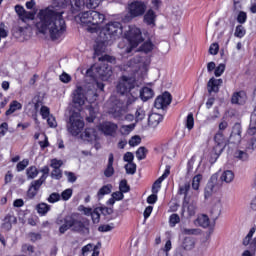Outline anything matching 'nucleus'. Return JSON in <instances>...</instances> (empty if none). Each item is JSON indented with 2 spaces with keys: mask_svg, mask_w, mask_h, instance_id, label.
<instances>
[{
  "mask_svg": "<svg viewBox=\"0 0 256 256\" xmlns=\"http://www.w3.org/2000/svg\"><path fill=\"white\" fill-rule=\"evenodd\" d=\"M237 21H238V23L243 25V23H245V21H247V13H245L243 11L239 12V14L237 16Z\"/></svg>",
  "mask_w": 256,
  "mask_h": 256,
  "instance_id": "nucleus-62",
  "label": "nucleus"
},
{
  "mask_svg": "<svg viewBox=\"0 0 256 256\" xmlns=\"http://www.w3.org/2000/svg\"><path fill=\"white\" fill-rule=\"evenodd\" d=\"M145 11H147V4L145 2L134 1L128 5L130 17H141L145 15Z\"/></svg>",
  "mask_w": 256,
  "mask_h": 256,
  "instance_id": "nucleus-11",
  "label": "nucleus"
},
{
  "mask_svg": "<svg viewBox=\"0 0 256 256\" xmlns=\"http://www.w3.org/2000/svg\"><path fill=\"white\" fill-rule=\"evenodd\" d=\"M171 94L169 92H164L161 96H158L154 102V107L156 109H167L171 105Z\"/></svg>",
  "mask_w": 256,
  "mask_h": 256,
  "instance_id": "nucleus-12",
  "label": "nucleus"
},
{
  "mask_svg": "<svg viewBox=\"0 0 256 256\" xmlns=\"http://www.w3.org/2000/svg\"><path fill=\"white\" fill-rule=\"evenodd\" d=\"M39 215H47L51 211V206L47 203H40L36 206Z\"/></svg>",
  "mask_w": 256,
  "mask_h": 256,
  "instance_id": "nucleus-32",
  "label": "nucleus"
},
{
  "mask_svg": "<svg viewBox=\"0 0 256 256\" xmlns=\"http://www.w3.org/2000/svg\"><path fill=\"white\" fill-rule=\"evenodd\" d=\"M155 48V45L152 44L151 41H146L142 44L141 46V51H143L144 53H151V51H153V49Z\"/></svg>",
  "mask_w": 256,
  "mask_h": 256,
  "instance_id": "nucleus-40",
  "label": "nucleus"
},
{
  "mask_svg": "<svg viewBox=\"0 0 256 256\" xmlns=\"http://www.w3.org/2000/svg\"><path fill=\"white\" fill-rule=\"evenodd\" d=\"M185 126L188 129V131H191L193 127H195V118L193 117V113H189L186 121H185Z\"/></svg>",
  "mask_w": 256,
  "mask_h": 256,
  "instance_id": "nucleus-38",
  "label": "nucleus"
},
{
  "mask_svg": "<svg viewBox=\"0 0 256 256\" xmlns=\"http://www.w3.org/2000/svg\"><path fill=\"white\" fill-rule=\"evenodd\" d=\"M225 73V64H219L214 71L215 77H221Z\"/></svg>",
  "mask_w": 256,
  "mask_h": 256,
  "instance_id": "nucleus-53",
  "label": "nucleus"
},
{
  "mask_svg": "<svg viewBox=\"0 0 256 256\" xmlns=\"http://www.w3.org/2000/svg\"><path fill=\"white\" fill-rule=\"evenodd\" d=\"M39 21L36 23V28L42 35H49L52 41H57L65 35L67 31V25L65 19H63V13L57 12L51 8L40 10Z\"/></svg>",
  "mask_w": 256,
  "mask_h": 256,
  "instance_id": "nucleus-1",
  "label": "nucleus"
},
{
  "mask_svg": "<svg viewBox=\"0 0 256 256\" xmlns=\"http://www.w3.org/2000/svg\"><path fill=\"white\" fill-rule=\"evenodd\" d=\"M202 179H203V176L201 174H198V175L193 177V179H192V189H194V191H199V187L201 185V180Z\"/></svg>",
  "mask_w": 256,
  "mask_h": 256,
  "instance_id": "nucleus-37",
  "label": "nucleus"
},
{
  "mask_svg": "<svg viewBox=\"0 0 256 256\" xmlns=\"http://www.w3.org/2000/svg\"><path fill=\"white\" fill-rule=\"evenodd\" d=\"M161 183H163L162 178H158L153 186H152V193H159V190L161 189Z\"/></svg>",
  "mask_w": 256,
  "mask_h": 256,
  "instance_id": "nucleus-52",
  "label": "nucleus"
},
{
  "mask_svg": "<svg viewBox=\"0 0 256 256\" xmlns=\"http://www.w3.org/2000/svg\"><path fill=\"white\" fill-rule=\"evenodd\" d=\"M161 121H163V115L159 113H152L148 117V125L153 129H155V127H157Z\"/></svg>",
  "mask_w": 256,
  "mask_h": 256,
  "instance_id": "nucleus-22",
  "label": "nucleus"
},
{
  "mask_svg": "<svg viewBox=\"0 0 256 256\" xmlns=\"http://www.w3.org/2000/svg\"><path fill=\"white\" fill-rule=\"evenodd\" d=\"M179 221H181V218H179V215L177 214H172L170 216V219H169V223L172 227H175V225H177V223H179Z\"/></svg>",
  "mask_w": 256,
  "mask_h": 256,
  "instance_id": "nucleus-57",
  "label": "nucleus"
},
{
  "mask_svg": "<svg viewBox=\"0 0 256 256\" xmlns=\"http://www.w3.org/2000/svg\"><path fill=\"white\" fill-rule=\"evenodd\" d=\"M76 19H78L82 25H87L90 33H97V31H101V25L105 22L106 17L105 14L97 10H89L78 14Z\"/></svg>",
  "mask_w": 256,
  "mask_h": 256,
  "instance_id": "nucleus-4",
  "label": "nucleus"
},
{
  "mask_svg": "<svg viewBox=\"0 0 256 256\" xmlns=\"http://www.w3.org/2000/svg\"><path fill=\"white\" fill-rule=\"evenodd\" d=\"M109 193H111V185H105L99 189L97 195L99 199H101V197H103L104 195H109Z\"/></svg>",
  "mask_w": 256,
  "mask_h": 256,
  "instance_id": "nucleus-45",
  "label": "nucleus"
},
{
  "mask_svg": "<svg viewBox=\"0 0 256 256\" xmlns=\"http://www.w3.org/2000/svg\"><path fill=\"white\" fill-rule=\"evenodd\" d=\"M104 0H88L86 3L87 9H97Z\"/></svg>",
  "mask_w": 256,
  "mask_h": 256,
  "instance_id": "nucleus-44",
  "label": "nucleus"
},
{
  "mask_svg": "<svg viewBox=\"0 0 256 256\" xmlns=\"http://www.w3.org/2000/svg\"><path fill=\"white\" fill-rule=\"evenodd\" d=\"M136 157L139 161H143V159L147 157V148L143 146L138 148V150L136 151Z\"/></svg>",
  "mask_w": 256,
  "mask_h": 256,
  "instance_id": "nucleus-42",
  "label": "nucleus"
},
{
  "mask_svg": "<svg viewBox=\"0 0 256 256\" xmlns=\"http://www.w3.org/2000/svg\"><path fill=\"white\" fill-rule=\"evenodd\" d=\"M123 159L126 163H133V159H135V156L132 152H127L126 154H124Z\"/></svg>",
  "mask_w": 256,
  "mask_h": 256,
  "instance_id": "nucleus-64",
  "label": "nucleus"
},
{
  "mask_svg": "<svg viewBox=\"0 0 256 256\" xmlns=\"http://www.w3.org/2000/svg\"><path fill=\"white\" fill-rule=\"evenodd\" d=\"M129 145L130 147H137V145H139L141 143V137L139 136H133L130 140H129Z\"/></svg>",
  "mask_w": 256,
  "mask_h": 256,
  "instance_id": "nucleus-56",
  "label": "nucleus"
},
{
  "mask_svg": "<svg viewBox=\"0 0 256 256\" xmlns=\"http://www.w3.org/2000/svg\"><path fill=\"white\" fill-rule=\"evenodd\" d=\"M120 95H126L125 106L129 110L130 105H133L137 99H139V86L135 85V78L122 76L116 87Z\"/></svg>",
  "mask_w": 256,
  "mask_h": 256,
  "instance_id": "nucleus-3",
  "label": "nucleus"
},
{
  "mask_svg": "<svg viewBox=\"0 0 256 256\" xmlns=\"http://www.w3.org/2000/svg\"><path fill=\"white\" fill-rule=\"evenodd\" d=\"M47 176H41L38 180H34L31 182L30 187L27 192V196L29 199H33L37 193H39V189H41V185L46 181Z\"/></svg>",
  "mask_w": 256,
  "mask_h": 256,
  "instance_id": "nucleus-13",
  "label": "nucleus"
},
{
  "mask_svg": "<svg viewBox=\"0 0 256 256\" xmlns=\"http://www.w3.org/2000/svg\"><path fill=\"white\" fill-rule=\"evenodd\" d=\"M85 127V121L83 120V116L79 112H72L69 116L68 121L66 122V129L70 135L73 137H77L79 133L83 131Z\"/></svg>",
  "mask_w": 256,
  "mask_h": 256,
  "instance_id": "nucleus-7",
  "label": "nucleus"
},
{
  "mask_svg": "<svg viewBox=\"0 0 256 256\" xmlns=\"http://www.w3.org/2000/svg\"><path fill=\"white\" fill-rule=\"evenodd\" d=\"M99 129L102 131V133H104V135L112 136L117 133V129H119V127L113 122H103L99 125Z\"/></svg>",
  "mask_w": 256,
  "mask_h": 256,
  "instance_id": "nucleus-16",
  "label": "nucleus"
},
{
  "mask_svg": "<svg viewBox=\"0 0 256 256\" xmlns=\"http://www.w3.org/2000/svg\"><path fill=\"white\" fill-rule=\"evenodd\" d=\"M15 11L19 17V20L23 21V23H27V21H33V19H35V12L27 11L21 5H16Z\"/></svg>",
  "mask_w": 256,
  "mask_h": 256,
  "instance_id": "nucleus-14",
  "label": "nucleus"
},
{
  "mask_svg": "<svg viewBox=\"0 0 256 256\" xmlns=\"http://www.w3.org/2000/svg\"><path fill=\"white\" fill-rule=\"evenodd\" d=\"M127 111L129 110L125 105V102L119 99L114 100L108 109L109 115H111L114 119L118 120H122L123 117H125V115L127 114Z\"/></svg>",
  "mask_w": 256,
  "mask_h": 256,
  "instance_id": "nucleus-9",
  "label": "nucleus"
},
{
  "mask_svg": "<svg viewBox=\"0 0 256 256\" xmlns=\"http://www.w3.org/2000/svg\"><path fill=\"white\" fill-rule=\"evenodd\" d=\"M56 225H59V233L61 235L67 233L69 229L75 231L76 233H81L82 235H89V220H80L77 214H71L63 217H58L56 219Z\"/></svg>",
  "mask_w": 256,
  "mask_h": 256,
  "instance_id": "nucleus-2",
  "label": "nucleus"
},
{
  "mask_svg": "<svg viewBox=\"0 0 256 256\" xmlns=\"http://www.w3.org/2000/svg\"><path fill=\"white\" fill-rule=\"evenodd\" d=\"M197 223L198 225H200V227L207 229V227H209V224H210L209 216L205 214L198 216Z\"/></svg>",
  "mask_w": 256,
  "mask_h": 256,
  "instance_id": "nucleus-31",
  "label": "nucleus"
},
{
  "mask_svg": "<svg viewBox=\"0 0 256 256\" xmlns=\"http://www.w3.org/2000/svg\"><path fill=\"white\" fill-rule=\"evenodd\" d=\"M182 233H184V235H199V233H201V230L196 228H184Z\"/></svg>",
  "mask_w": 256,
  "mask_h": 256,
  "instance_id": "nucleus-50",
  "label": "nucleus"
},
{
  "mask_svg": "<svg viewBox=\"0 0 256 256\" xmlns=\"http://www.w3.org/2000/svg\"><path fill=\"white\" fill-rule=\"evenodd\" d=\"M119 190L122 193H129L130 188H129V185L127 184V180H121L119 185Z\"/></svg>",
  "mask_w": 256,
  "mask_h": 256,
  "instance_id": "nucleus-51",
  "label": "nucleus"
},
{
  "mask_svg": "<svg viewBox=\"0 0 256 256\" xmlns=\"http://www.w3.org/2000/svg\"><path fill=\"white\" fill-rule=\"evenodd\" d=\"M125 170L128 175H135L137 171V165L133 162H130L125 165Z\"/></svg>",
  "mask_w": 256,
  "mask_h": 256,
  "instance_id": "nucleus-41",
  "label": "nucleus"
},
{
  "mask_svg": "<svg viewBox=\"0 0 256 256\" xmlns=\"http://www.w3.org/2000/svg\"><path fill=\"white\" fill-rule=\"evenodd\" d=\"M230 137L231 139H233V137H236L238 141L241 139V124L236 123L233 126Z\"/></svg>",
  "mask_w": 256,
  "mask_h": 256,
  "instance_id": "nucleus-35",
  "label": "nucleus"
},
{
  "mask_svg": "<svg viewBox=\"0 0 256 256\" xmlns=\"http://www.w3.org/2000/svg\"><path fill=\"white\" fill-rule=\"evenodd\" d=\"M245 33V27H243V25H238L236 27L234 35L238 37V39H242V37H245Z\"/></svg>",
  "mask_w": 256,
  "mask_h": 256,
  "instance_id": "nucleus-47",
  "label": "nucleus"
},
{
  "mask_svg": "<svg viewBox=\"0 0 256 256\" xmlns=\"http://www.w3.org/2000/svg\"><path fill=\"white\" fill-rule=\"evenodd\" d=\"M222 209H223V204L221 203V200H218L217 203L213 206L211 213L212 215H214L216 219H218L219 215H221Z\"/></svg>",
  "mask_w": 256,
  "mask_h": 256,
  "instance_id": "nucleus-34",
  "label": "nucleus"
},
{
  "mask_svg": "<svg viewBox=\"0 0 256 256\" xmlns=\"http://www.w3.org/2000/svg\"><path fill=\"white\" fill-rule=\"evenodd\" d=\"M133 129H135V124L123 125L120 127V133L121 135H129Z\"/></svg>",
  "mask_w": 256,
  "mask_h": 256,
  "instance_id": "nucleus-43",
  "label": "nucleus"
},
{
  "mask_svg": "<svg viewBox=\"0 0 256 256\" xmlns=\"http://www.w3.org/2000/svg\"><path fill=\"white\" fill-rule=\"evenodd\" d=\"M81 139H83V141H88V143L97 141V130L95 128H86L81 134Z\"/></svg>",
  "mask_w": 256,
  "mask_h": 256,
  "instance_id": "nucleus-19",
  "label": "nucleus"
},
{
  "mask_svg": "<svg viewBox=\"0 0 256 256\" xmlns=\"http://www.w3.org/2000/svg\"><path fill=\"white\" fill-rule=\"evenodd\" d=\"M153 95H155L153 89L149 87H144L142 90L139 89L138 96H140L142 101H149V99H153Z\"/></svg>",
  "mask_w": 256,
  "mask_h": 256,
  "instance_id": "nucleus-26",
  "label": "nucleus"
},
{
  "mask_svg": "<svg viewBox=\"0 0 256 256\" xmlns=\"http://www.w3.org/2000/svg\"><path fill=\"white\" fill-rule=\"evenodd\" d=\"M144 21L147 25H155V12L153 10H148L144 15Z\"/></svg>",
  "mask_w": 256,
  "mask_h": 256,
  "instance_id": "nucleus-33",
  "label": "nucleus"
},
{
  "mask_svg": "<svg viewBox=\"0 0 256 256\" xmlns=\"http://www.w3.org/2000/svg\"><path fill=\"white\" fill-rule=\"evenodd\" d=\"M85 101H87V98L85 97V90H83V87L78 86L73 92V103L74 105H78V107H83V105H85Z\"/></svg>",
  "mask_w": 256,
  "mask_h": 256,
  "instance_id": "nucleus-15",
  "label": "nucleus"
},
{
  "mask_svg": "<svg viewBox=\"0 0 256 256\" xmlns=\"http://www.w3.org/2000/svg\"><path fill=\"white\" fill-rule=\"evenodd\" d=\"M233 179H235V174L231 170L224 171L220 176L222 183H232Z\"/></svg>",
  "mask_w": 256,
  "mask_h": 256,
  "instance_id": "nucleus-28",
  "label": "nucleus"
},
{
  "mask_svg": "<svg viewBox=\"0 0 256 256\" xmlns=\"http://www.w3.org/2000/svg\"><path fill=\"white\" fill-rule=\"evenodd\" d=\"M107 45H111V42L103 41L100 37L94 45V58L101 57L105 51H107Z\"/></svg>",
  "mask_w": 256,
  "mask_h": 256,
  "instance_id": "nucleus-17",
  "label": "nucleus"
},
{
  "mask_svg": "<svg viewBox=\"0 0 256 256\" xmlns=\"http://www.w3.org/2000/svg\"><path fill=\"white\" fill-rule=\"evenodd\" d=\"M247 133L250 142L248 143L246 149H252L253 151L256 149V127L250 126Z\"/></svg>",
  "mask_w": 256,
  "mask_h": 256,
  "instance_id": "nucleus-21",
  "label": "nucleus"
},
{
  "mask_svg": "<svg viewBox=\"0 0 256 256\" xmlns=\"http://www.w3.org/2000/svg\"><path fill=\"white\" fill-rule=\"evenodd\" d=\"M182 247L185 249V251H191V249H195V239L191 237L184 238Z\"/></svg>",
  "mask_w": 256,
  "mask_h": 256,
  "instance_id": "nucleus-29",
  "label": "nucleus"
},
{
  "mask_svg": "<svg viewBox=\"0 0 256 256\" xmlns=\"http://www.w3.org/2000/svg\"><path fill=\"white\" fill-rule=\"evenodd\" d=\"M123 35V24L121 22H108L100 29L99 37L102 41L114 43Z\"/></svg>",
  "mask_w": 256,
  "mask_h": 256,
  "instance_id": "nucleus-5",
  "label": "nucleus"
},
{
  "mask_svg": "<svg viewBox=\"0 0 256 256\" xmlns=\"http://www.w3.org/2000/svg\"><path fill=\"white\" fill-rule=\"evenodd\" d=\"M209 53L210 55H217L219 53V44L218 43H213L209 47Z\"/></svg>",
  "mask_w": 256,
  "mask_h": 256,
  "instance_id": "nucleus-58",
  "label": "nucleus"
},
{
  "mask_svg": "<svg viewBox=\"0 0 256 256\" xmlns=\"http://www.w3.org/2000/svg\"><path fill=\"white\" fill-rule=\"evenodd\" d=\"M184 209H187V213L189 217H193L197 211V202L195 201H191L189 202V200H184V204H183Z\"/></svg>",
  "mask_w": 256,
  "mask_h": 256,
  "instance_id": "nucleus-25",
  "label": "nucleus"
},
{
  "mask_svg": "<svg viewBox=\"0 0 256 256\" xmlns=\"http://www.w3.org/2000/svg\"><path fill=\"white\" fill-rule=\"evenodd\" d=\"M111 75H113V68L107 63L94 64L86 71V77H91L94 80L109 81Z\"/></svg>",
  "mask_w": 256,
  "mask_h": 256,
  "instance_id": "nucleus-6",
  "label": "nucleus"
},
{
  "mask_svg": "<svg viewBox=\"0 0 256 256\" xmlns=\"http://www.w3.org/2000/svg\"><path fill=\"white\" fill-rule=\"evenodd\" d=\"M48 203H57V201H61V195L57 192L50 194L47 199Z\"/></svg>",
  "mask_w": 256,
  "mask_h": 256,
  "instance_id": "nucleus-49",
  "label": "nucleus"
},
{
  "mask_svg": "<svg viewBox=\"0 0 256 256\" xmlns=\"http://www.w3.org/2000/svg\"><path fill=\"white\" fill-rule=\"evenodd\" d=\"M214 141L216 145L213 148L212 155H214L215 159H218L219 155L223 153L225 146L227 145V140H225L223 132H217L214 136Z\"/></svg>",
  "mask_w": 256,
  "mask_h": 256,
  "instance_id": "nucleus-10",
  "label": "nucleus"
},
{
  "mask_svg": "<svg viewBox=\"0 0 256 256\" xmlns=\"http://www.w3.org/2000/svg\"><path fill=\"white\" fill-rule=\"evenodd\" d=\"M217 174H214L211 176L209 182L207 183L205 190H204V196L205 199H208V197H211V195H213V191L215 189V185L217 183Z\"/></svg>",
  "mask_w": 256,
  "mask_h": 256,
  "instance_id": "nucleus-20",
  "label": "nucleus"
},
{
  "mask_svg": "<svg viewBox=\"0 0 256 256\" xmlns=\"http://www.w3.org/2000/svg\"><path fill=\"white\" fill-rule=\"evenodd\" d=\"M40 113H41L43 119H48L49 117H51L50 112H49V107H47V106H42Z\"/></svg>",
  "mask_w": 256,
  "mask_h": 256,
  "instance_id": "nucleus-61",
  "label": "nucleus"
},
{
  "mask_svg": "<svg viewBox=\"0 0 256 256\" xmlns=\"http://www.w3.org/2000/svg\"><path fill=\"white\" fill-rule=\"evenodd\" d=\"M72 195H73V189L68 188L62 192L61 198L63 201H69Z\"/></svg>",
  "mask_w": 256,
  "mask_h": 256,
  "instance_id": "nucleus-48",
  "label": "nucleus"
},
{
  "mask_svg": "<svg viewBox=\"0 0 256 256\" xmlns=\"http://www.w3.org/2000/svg\"><path fill=\"white\" fill-rule=\"evenodd\" d=\"M223 85V79L211 78L207 83V90L209 95L211 93H219V87Z\"/></svg>",
  "mask_w": 256,
  "mask_h": 256,
  "instance_id": "nucleus-18",
  "label": "nucleus"
},
{
  "mask_svg": "<svg viewBox=\"0 0 256 256\" xmlns=\"http://www.w3.org/2000/svg\"><path fill=\"white\" fill-rule=\"evenodd\" d=\"M114 161H115V157L113 156V153H110L109 158H108L107 167L104 170L105 177H113V175L115 174V168H113Z\"/></svg>",
  "mask_w": 256,
  "mask_h": 256,
  "instance_id": "nucleus-23",
  "label": "nucleus"
},
{
  "mask_svg": "<svg viewBox=\"0 0 256 256\" xmlns=\"http://www.w3.org/2000/svg\"><path fill=\"white\" fill-rule=\"evenodd\" d=\"M115 229V224H104L98 227V231L101 233H107V231H113Z\"/></svg>",
  "mask_w": 256,
  "mask_h": 256,
  "instance_id": "nucleus-46",
  "label": "nucleus"
},
{
  "mask_svg": "<svg viewBox=\"0 0 256 256\" xmlns=\"http://www.w3.org/2000/svg\"><path fill=\"white\" fill-rule=\"evenodd\" d=\"M231 101L234 105H244L247 101V96L245 92H236L233 94Z\"/></svg>",
  "mask_w": 256,
  "mask_h": 256,
  "instance_id": "nucleus-24",
  "label": "nucleus"
},
{
  "mask_svg": "<svg viewBox=\"0 0 256 256\" xmlns=\"http://www.w3.org/2000/svg\"><path fill=\"white\" fill-rule=\"evenodd\" d=\"M143 119H145V110L138 108L136 110V121H143Z\"/></svg>",
  "mask_w": 256,
  "mask_h": 256,
  "instance_id": "nucleus-59",
  "label": "nucleus"
},
{
  "mask_svg": "<svg viewBox=\"0 0 256 256\" xmlns=\"http://www.w3.org/2000/svg\"><path fill=\"white\" fill-rule=\"evenodd\" d=\"M27 179H35L39 175V170L35 166H30L26 170Z\"/></svg>",
  "mask_w": 256,
  "mask_h": 256,
  "instance_id": "nucleus-36",
  "label": "nucleus"
},
{
  "mask_svg": "<svg viewBox=\"0 0 256 256\" xmlns=\"http://www.w3.org/2000/svg\"><path fill=\"white\" fill-rule=\"evenodd\" d=\"M92 217L93 223H99L101 220V214H99V209H94V211L90 214Z\"/></svg>",
  "mask_w": 256,
  "mask_h": 256,
  "instance_id": "nucleus-55",
  "label": "nucleus"
},
{
  "mask_svg": "<svg viewBox=\"0 0 256 256\" xmlns=\"http://www.w3.org/2000/svg\"><path fill=\"white\" fill-rule=\"evenodd\" d=\"M190 190H191V184L189 182H186L183 185L179 186L178 193L179 195H184V201L186 203H187V200H189L188 195Z\"/></svg>",
  "mask_w": 256,
  "mask_h": 256,
  "instance_id": "nucleus-27",
  "label": "nucleus"
},
{
  "mask_svg": "<svg viewBox=\"0 0 256 256\" xmlns=\"http://www.w3.org/2000/svg\"><path fill=\"white\" fill-rule=\"evenodd\" d=\"M234 157L236 159H239V161H248L249 159V154H247L245 151L243 150H237L235 153H234Z\"/></svg>",
  "mask_w": 256,
  "mask_h": 256,
  "instance_id": "nucleus-39",
  "label": "nucleus"
},
{
  "mask_svg": "<svg viewBox=\"0 0 256 256\" xmlns=\"http://www.w3.org/2000/svg\"><path fill=\"white\" fill-rule=\"evenodd\" d=\"M23 108V105L19 101L14 100L10 103L9 109L6 111V115H12L15 111H20Z\"/></svg>",
  "mask_w": 256,
  "mask_h": 256,
  "instance_id": "nucleus-30",
  "label": "nucleus"
},
{
  "mask_svg": "<svg viewBox=\"0 0 256 256\" xmlns=\"http://www.w3.org/2000/svg\"><path fill=\"white\" fill-rule=\"evenodd\" d=\"M51 177H53V179H61V177H63V172L60 168H54L51 173Z\"/></svg>",
  "mask_w": 256,
  "mask_h": 256,
  "instance_id": "nucleus-60",
  "label": "nucleus"
},
{
  "mask_svg": "<svg viewBox=\"0 0 256 256\" xmlns=\"http://www.w3.org/2000/svg\"><path fill=\"white\" fill-rule=\"evenodd\" d=\"M125 39L130 43L132 48H135L139 43H143V34L141 29L135 25L128 26V30L124 33Z\"/></svg>",
  "mask_w": 256,
  "mask_h": 256,
  "instance_id": "nucleus-8",
  "label": "nucleus"
},
{
  "mask_svg": "<svg viewBox=\"0 0 256 256\" xmlns=\"http://www.w3.org/2000/svg\"><path fill=\"white\" fill-rule=\"evenodd\" d=\"M29 165V160L28 159H24L22 161H20L17 166L16 169L17 171H25V168Z\"/></svg>",
  "mask_w": 256,
  "mask_h": 256,
  "instance_id": "nucleus-54",
  "label": "nucleus"
},
{
  "mask_svg": "<svg viewBox=\"0 0 256 256\" xmlns=\"http://www.w3.org/2000/svg\"><path fill=\"white\" fill-rule=\"evenodd\" d=\"M78 211L83 212L84 215H87V217H89V215H91V214L93 213V209L87 208V207H85V206H83V205H80V206L78 207Z\"/></svg>",
  "mask_w": 256,
  "mask_h": 256,
  "instance_id": "nucleus-63",
  "label": "nucleus"
}]
</instances>
